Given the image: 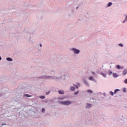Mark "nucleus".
<instances>
[{"instance_id":"1","label":"nucleus","mask_w":127,"mask_h":127,"mask_svg":"<svg viewBox=\"0 0 127 127\" xmlns=\"http://www.w3.org/2000/svg\"><path fill=\"white\" fill-rule=\"evenodd\" d=\"M63 77H66L65 75H60V76H53L52 75H45L42 76L43 79H52V80H58L60 81V80H62L63 79Z\"/></svg>"},{"instance_id":"2","label":"nucleus","mask_w":127,"mask_h":127,"mask_svg":"<svg viewBox=\"0 0 127 127\" xmlns=\"http://www.w3.org/2000/svg\"><path fill=\"white\" fill-rule=\"evenodd\" d=\"M70 51H71L72 53L74 54V55H79V54H80V53L81 52L80 50L75 48H72L70 49Z\"/></svg>"},{"instance_id":"3","label":"nucleus","mask_w":127,"mask_h":127,"mask_svg":"<svg viewBox=\"0 0 127 127\" xmlns=\"http://www.w3.org/2000/svg\"><path fill=\"white\" fill-rule=\"evenodd\" d=\"M59 104H60V105H63L64 106H69V105L72 104V102L70 101H60Z\"/></svg>"},{"instance_id":"4","label":"nucleus","mask_w":127,"mask_h":127,"mask_svg":"<svg viewBox=\"0 0 127 127\" xmlns=\"http://www.w3.org/2000/svg\"><path fill=\"white\" fill-rule=\"evenodd\" d=\"M85 107L86 108V109H89L90 108H92V104H89V103H87L86 104Z\"/></svg>"},{"instance_id":"5","label":"nucleus","mask_w":127,"mask_h":127,"mask_svg":"<svg viewBox=\"0 0 127 127\" xmlns=\"http://www.w3.org/2000/svg\"><path fill=\"white\" fill-rule=\"evenodd\" d=\"M6 60L9 62H12V61H13L11 58H6Z\"/></svg>"},{"instance_id":"6","label":"nucleus","mask_w":127,"mask_h":127,"mask_svg":"<svg viewBox=\"0 0 127 127\" xmlns=\"http://www.w3.org/2000/svg\"><path fill=\"white\" fill-rule=\"evenodd\" d=\"M76 88L74 86H71L70 87V90L72 91V92H75Z\"/></svg>"},{"instance_id":"7","label":"nucleus","mask_w":127,"mask_h":127,"mask_svg":"<svg viewBox=\"0 0 127 127\" xmlns=\"http://www.w3.org/2000/svg\"><path fill=\"white\" fill-rule=\"evenodd\" d=\"M50 74L52 76H54V75L55 74V71H54V70L51 71L50 72Z\"/></svg>"},{"instance_id":"8","label":"nucleus","mask_w":127,"mask_h":127,"mask_svg":"<svg viewBox=\"0 0 127 127\" xmlns=\"http://www.w3.org/2000/svg\"><path fill=\"white\" fill-rule=\"evenodd\" d=\"M89 80H90V81H95V78H94V77L92 76H90L88 78Z\"/></svg>"},{"instance_id":"9","label":"nucleus","mask_w":127,"mask_h":127,"mask_svg":"<svg viewBox=\"0 0 127 127\" xmlns=\"http://www.w3.org/2000/svg\"><path fill=\"white\" fill-rule=\"evenodd\" d=\"M58 93H59V94H60V95H63V94H64V91H63V90H59L58 91Z\"/></svg>"},{"instance_id":"10","label":"nucleus","mask_w":127,"mask_h":127,"mask_svg":"<svg viewBox=\"0 0 127 127\" xmlns=\"http://www.w3.org/2000/svg\"><path fill=\"white\" fill-rule=\"evenodd\" d=\"M116 67L117 69H124V67L121 66L120 65H117Z\"/></svg>"},{"instance_id":"11","label":"nucleus","mask_w":127,"mask_h":127,"mask_svg":"<svg viewBox=\"0 0 127 127\" xmlns=\"http://www.w3.org/2000/svg\"><path fill=\"white\" fill-rule=\"evenodd\" d=\"M127 69H125L123 71V75H127Z\"/></svg>"},{"instance_id":"12","label":"nucleus","mask_w":127,"mask_h":127,"mask_svg":"<svg viewBox=\"0 0 127 127\" xmlns=\"http://www.w3.org/2000/svg\"><path fill=\"white\" fill-rule=\"evenodd\" d=\"M24 97H27L28 98H29L30 97H32V96L31 95H29V94H25V95H24Z\"/></svg>"},{"instance_id":"13","label":"nucleus","mask_w":127,"mask_h":127,"mask_svg":"<svg viewBox=\"0 0 127 127\" xmlns=\"http://www.w3.org/2000/svg\"><path fill=\"white\" fill-rule=\"evenodd\" d=\"M87 93H89V94H92L93 93V91L91 90H87Z\"/></svg>"},{"instance_id":"14","label":"nucleus","mask_w":127,"mask_h":127,"mask_svg":"<svg viewBox=\"0 0 127 127\" xmlns=\"http://www.w3.org/2000/svg\"><path fill=\"white\" fill-rule=\"evenodd\" d=\"M113 76H114V77H115V78H117V77H118V74H117V73H113Z\"/></svg>"},{"instance_id":"15","label":"nucleus","mask_w":127,"mask_h":127,"mask_svg":"<svg viewBox=\"0 0 127 127\" xmlns=\"http://www.w3.org/2000/svg\"><path fill=\"white\" fill-rule=\"evenodd\" d=\"M83 83L85 85H88V82H87V81H86V80H84Z\"/></svg>"},{"instance_id":"16","label":"nucleus","mask_w":127,"mask_h":127,"mask_svg":"<svg viewBox=\"0 0 127 127\" xmlns=\"http://www.w3.org/2000/svg\"><path fill=\"white\" fill-rule=\"evenodd\" d=\"M113 4V3L112 2H109L108 4V6H111V5H112Z\"/></svg>"},{"instance_id":"17","label":"nucleus","mask_w":127,"mask_h":127,"mask_svg":"<svg viewBox=\"0 0 127 127\" xmlns=\"http://www.w3.org/2000/svg\"><path fill=\"white\" fill-rule=\"evenodd\" d=\"M119 91H120V89H116V90H115L114 93H115V94H117V92H119Z\"/></svg>"},{"instance_id":"18","label":"nucleus","mask_w":127,"mask_h":127,"mask_svg":"<svg viewBox=\"0 0 127 127\" xmlns=\"http://www.w3.org/2000/svg\"><path fill=\"white\" fill-rule=\"evenodd\" d=\"M74 94V95H78L79 94V91L75 92Z\"/></svg>"},{"instance_id":"19","label":"nucleus","mask_w":127,"mask_h":127,"mask_svg":"<svg viewBox=\"0 0 127 127\" xmlns=\"http://www.w3.org/2000/svg\"><path fill=\"white\" fill-rule=\"evenodd\" d=\"M123 92H125V93H126V92H127V88H123Z\"/></svg>"},{"instance_id":"20","label":"nucleus","mask_w":127,"mask_h":127,"mask_svg":"<svg viewBox=\"0 0 127 127\" xmlns=\"http://www.w3.org/2000/svg\"><path fill=\"white\" fill-rule=\"evenodd\" d=\"M101 74L103 76V77H106V74H105V73H104L103 72H102Z\"/></svg>"},{"instance_id":"21","label":"nucleus","mask_w":127,"mask_h":127,"mask_svg":"<svg viewBox=\"0 0 127 127\" xmlns=\"http://www.w3.org/2000/svg\"><path fill=\"white\" fill-rule=\"evenodd\" d=\"M40 99H45V96H40Z\"/></svg>"},{"instance_id":"22","label":"nucleus","mask_w":127,"mask_h":127,"mask_svg":"<svg viewBox=\"0 0 127 127\" xmlns=\"http://www.w3.org/2000/svg\"><path fill=\"white\" fill-rule=\"evenodd\" d=\"M110 93L111 94V95L112 96H114V92H113L110 91Z\"/></svg>"},{"instance_id":"23","label":"nucleus","mask_w":127,"mask_h":127,"mask_svg":"<svg viewBox=\"0 0 127 127\" xmlns=\"http://www.w3.org/2000/svg\"><path fill=\"white\" fill-rule=\"evenodd\" d=\"M42 113H44V112H45V109H44V108H43V109H42Z\"/></svg>"},{"instance_id":"24","label":"nucleus","mask_w":127,"mask_h":127,"mask_svg":"<svg viewBox=\"0 0 127 127\" xmlns=\"http://www.w3.org/2000/svg\"><path fill=\"white\" fill-rule=\"evenodd\" d=\"M119 46L123 47L124 46V45H123V44H119Z\"/></svg>"},{"instance_id":"25","label":"nucleus","mask_w":127,"mask_h":127,"mask_svg":"<svg viewBox=\"0 0 127 127\" xmlns=\"http://www.w3.org/2000/svg\"><path fill=\"white\" fill-rule=\"evenodd\" d=\"M125 84H127V79H126L124 81Z\"/></svg>"},{"instance_id":"26","label":"nucleus","mask_w":127,"mask_h":127,"mask_svg":"<svg viewBox=\"0 0 127 127\" xmlns=\"http://www.w3.org/2000/svg\"><path fill=\"white\" fill-rule=\"evenodd\" d=\"M74 86L75 87L76 89H78L79 86L78 85H74Z\"/></svg>"},{"instance_id":"27","label":"nucleus","mask_w":127,"mask_h":127,"mask_svg":"<svg viewBox=\"0 0 127 127\" xmlns=\"http://www.w3.org/2000/svg\"><path fill=\"white\" fill-rule=\"evenodd\" d=\"M2 92V91L1 90V89H0V95H1Z\"/></svg>"},{"instance_id":"28","label":"nucleus","mask_w":127,"mask_h":127,"mask_svg":"<svg viewBox=\"0 0 127 127\" xmlns=\"http://www.w3.org/2000/svg\"><path fill=\"white\" fill-rule=\"evenodd\" d=\"M125 20H126V21H127V16H126V17Z\"/></svg>"},{"instance_id":"29","label":"nucleus","mask_w":127,"mask_h":127,"mask_svg":"<svg viewBox=\"0 0 127 127\" xmlns=\"http://www.w3.org/2000/svg\"><path fill=\"white\" fill-rule=\"evenodd\" d=\"M40 47H42V44H40Z\"/></svg>"},{"instance_id":"30","label":"nucleus","mask_w":127,"mask_h":127,"mask_svg":"<svg viewBox=\"0 0 127 127\" xmlns=\"http://www.w3.org/2000/svg\"><path fill=\"white\" fill-rule=\"evenodd\" d=\"M126 21H127V20H125L123 21V23H125V22H126Z\"/></svg>"},{"instance_id":"31","label":"nucleus","mask_w":127,"mask_h":127,"mask_svg":"<svg viewBox=\"0 0 127 127\" xmlns=\"http://www.w3.org/2000/svg\"><path fill=\"white\" fill-rule=\"evenodd\" d=\"M1 60V57L0 56V61Z\"/></svg>"},{"instance_id":"32","label":"nucleus","mask_w":127,"mask_h":127,"mask_svg":"<svg viewBox=\"0 0 127 127\" xmlns=\"http://www.w3.org/2000/svg\"><path fill=\"white\" fill-rule=\"evenodd\" d=\"M61 100H63V97H62V98H61Z\"/></svg>"},{"instance_id":"33","label":"nucleus","mask_w":127,"mask_h":127,"mask_svg":"<svg viewBox=\"0 0 127 127\" xmlns=\"http://www.w3.org/2000/svg\"><path fill=\"white\" fill-rule=\"evenodd\" d=\"M3 125H5V124H2V126H3Z\"/></svg>"},{"instance_id":"34","label":"nucleus","mask_w":127,"mask_h":127,"mask_svg":"<svg viewBox=\"0 0 127 127\" xmlns=\"http://www.w3.org/2000/svg\"><path fill=\"white\" fill-rule=\"evenodd\" d=\"M112 73H113V72H111V74H112Z\"/></svg>"}]
</instances>
